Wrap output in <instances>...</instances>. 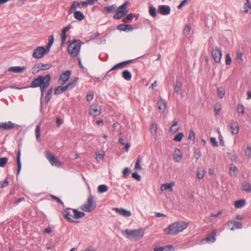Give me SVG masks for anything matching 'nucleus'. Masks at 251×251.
Here are the masks:
<instances>
[{
    "label": "nucleus",
    "instance_id": "obj_1",
    "mask_svg": "<svg viewBox=\"0 0 251 251\" xmlns=\"http://www.w3.org/2000/svg\"><path fill=\"white\" fill-rule=\"evenodd\" d=\"M51 78V77L50 75H47L44 76L39 75L32 80L29 87L36 88L39 87L42 99L45 90L50 84Z\"/></svg>",
    "mask_w": 251,
    "mask_h": 251
},
{
    "label": "nucleus",
    "instance_id": "obj_2",
    "mask_svg": "<svg viewBox=\"0 0 251 251\" xmlns=\"http://www.w3.org/2000/svg\"><path fill=\"white\" fill-rule=\"evenodd\" d=\"M188 223L182 221L175 222L164 229V232L168 235H176L183 231L188 226Z\"/></svg>",
    "mask_w": 251,
    "mask_h": 251
},
{
    "label": "nucleus",
    "instance_id": "obj_3",
    "mask_svg": "<svg viewBox=\"0 0 251 251\" xmlns=\"http://www.w3.org/2000/svg\"><path fill=\"white\" fill-rule=\"evenodd\" d=\"M122 234L130 241H138L144 236L145 229L142 228L130 230L126 229L122 231Z\"/></svg>",
    "mask_w": 251,
    "mask_h": 251
},
{
    "label": "nucleus",
    "instance_id": "obj_4",
    "mask_svg": "<svg viewBox=\"0 0 251 251\" xmlns=\"http://www.w3.org/2000/svg\"><path fill=\"white\" fill-rule=\"evenodd\" d=\"M81 42L79 40H75L68 47V53L72 57H75L79 53Z\"/></svg>",
    "mask_w": 251,
    "mask_h": 251
},
{
    "label": "nucleus",
    "instance_id": "obj_5",
    "mask_svg": "<svg viewBox=\"0 0 251 251\" xmlns=\"http://www.w3.org/2000/svg\"><path fill=\"white\" fill-rule=\"evenodd\" d=\"M96 207V202L92 195H90L87 201L81 206V209L84 211L90 212Z\"/></svg>",
    "mask_w": 251,
    "mask_h": 251
},
{
    "label": "nucleus",
    "instance_id": "obj_6",
    "mask_svg": "<svg viewBox=\"0 0 251 251\" xmlns=\"http://www.w3.org/2000/svg\"><path fill=\"white\" fill-rule=\"evenodd\" d=\"M95 1H81L80 3L77 1H74L70 8V13H72L75 11L77 8H86L88 5H93Z\"/></svg>",
    "mask_w": 251,
    "mask_h": 251
},
{
    "label": "nucleus",
    "instance_id": "obj_7",
    "mask_svg": "<svg viewBox=\"0 0 251 251\" xmlns=\"http://www.w3.org/2000/svg\"><path fill=\"white\" fill-rule=\"evenodd\" d=\"M127 5L128 2H126L119 6L117 9H116L117 12L114 15L113 18L114 19L119 20L126 15L128 12V10L126 9Z\"/></svg>",
    "mask_w": 251,
    "mask_h": 251
},
{
    "label": "nucleus",
    "instance_id": "obj_8",
    "mask_svg": "<svg viewBox=\"0 0 251 251\" xmlns=\"http://www.w3.org/2000/svg\"><path fill=\"white\" fill-rule=\"evenodd\" d=\"M48 52L46 48L42 46H39L34 50L32 56L35 58L39 59L43 57Z\"/></svg>",
    "mask_w": 251,
    "mask_h": 251
},
{
    "label": "nucleus",
    "instance_id": "obj_9",
    "mask_svg": "<svg viewBox=\"0 0 251 251\" xmlns=\"http://www.w3.org/2000/svg\"><path fill=\"white\" fill-rule=\"evenodd\" d=\"M46 158L52 166L60 167L62 165L61 162L57 159L56 157L52 154L49 151H47Z\"/></svg>",
    "mask_w": 251,
    "mask_h": 251
},
{
    "label": "nucleus",
    "instance_id": "obj_10",
    "mask_svg": "<svg viewBox=\"0 0 251 251\" xmlns=\"http://www.w3.org/2000/svg\"><path fill=\"white\" fill-rule=\"evenodd\" d=\"M212 55L216 63L220 62L222 53V51L220 49L216 48L215 49H213L212 51Z\"/></svg>",
    "mask_w": 251,
    "mask_h": 251
},
{
    "label": "nucleus",
    "instance_id": "obj_11",
    "mask_svg": "<svg viewBox=\"0 0 251 251\" xmlns=\"http://www.w3.org/2000/svg\"><path fill=\"white\" fill-rule=\"evenodd\" d=\"M71 75V71L67 70L60 75L59 77V80L61 81V84H65L70 78Z\"/></svg>",
    "mask_w": 251,
    "mask_h": 251
},
{
    "label": "nucleus",
    "instance_id": "obj_12",
    "mask_svg": "<svg viewBox=\"0 0 251 251\" xmlns=\"http://www.w3.org/2000/svg\"><path fill=\"white\" fill-rule=\"evenodd\" d=\"M158 8V12L162 15H168L171 12V8L169 5H161Z\"/></svg>",
    "mask_w": 251,
    "mask_h": 251
},
{
    "label": "nucleus",
    "instance_id": "obj_13",
    "mask_svg": "<svg viewBox=\"0 0 251 251\" xmlns=\"http://www.w3.org/2000/svg\"><path fill=\"white\" fill-rule=\"evenodd\" d=\"M132 62V60H127L118 63L114 65L111 69V71H115L118 69H121L124 68L128 64H130Z\"/></svg>",
    "mask_w": 251,
    "mask_h": 251
},
{
    "label": "nucleus",
    "instance_id": "obj_14",
    "mask_svg": "<svg viewBox=\"0 0 251 251\" xmlns=\"http://www.w3.org/2000/svg\"><path fill=\"white\" fill-rule=\"evenodd\" d=\"M166 106V101L163 99L160 100L156 104L158 110L161 113H162L165 111Z\"/></svg>",
    "mask_w": 251,
    "mask_h": 251
},
{
    "label": "nucleus",
    "instance_id": "obj_15",
    "mask_svg": "<svg viewBox=\"0 0 251 251\" xmlns=\"http://www.w3.org/2000/svg\"><path fill=\"white\" fill-rule=\"evenodd\" d=\"M15 124L11 121L0 124V129L4 130H10L14 127Z\"/></svg>",
    "mask_w": 251,
    "mask_h": 251
},
{
    "label": "nucleus",
    "instance_id": "obj_16",
    "mask_svg": "<svg viewBox=\"0 0 251 251\" xmlns=\"http://www.w3.org/2000/svg\"><path fill=\"white\" fill-rule=\"evenodd\" d=\"M51 64L50 63L48 64H42V63H38L33 68V70L37 68L36 72H38L41 70H49L51 67Z\"/></svg>",
    "mask_w": 251,
    "mask_h": 251
},
{
    "label": "nucleus",
    "instance_id": "obj_17",
    "mask_svg": "<svg viewBox=\"0 0 251 251\" xmlns=\"http://www.w3.org/2000/svg\"><path fill=\"white\" fill-rule=\"evenodd\" d=\"M228 226H231V230H234L235 228H241L242 227V224L240 222L231 221L228 222Z\"/></svg>",
    "mask_w": 251,
    "mask_h": 251
},
{
    "label": "nucleus",
    "instance_id": "obj_18",
    "mask_svg": "<svg viewBox=\"0 0 251 251\" xmlns=\"http://www.w3.org/2000/svg\"><path fill=\"white\" fill-rule=\"evenodd\" d=\"M217 229L212 230L208 235V236L204 239V240L208 242L213 243L215 242L216 239L215 236L217 233Z\"/></svg>",
    "mask_w": 251,
    "mask_h": 251
},
{
    "label": "nucleus",
    "instance_id": "obj_19",
    "mask_svg": "<svg viewBox=\"0 0 251 251\" xmlns=\"http://www.w3.org/2000/svg\"><path fill=\"white\" fill-rule=\"evenodd\" d=\"M114 210L125 217H128L131 215V213L130 211L124 208H115Z\"/></svg>",
    "mask_w": 251,
    "mask_h": 251
},
{
    "label": "nucleus",
    "instance_id": "obj_20",
    "mask_svg": "<svg viewBox=\"0 0 251 251\" xmlns=\"http://www.w3.org/2000/svg\"><path fill=\"white\" fill-rule=\"evenodd\" d=\"M100 108L95 106H91L89 108V113L91 116L95 117L100 114Z\"/></svg>",
    "mask_w": 251,
    "mask_h": 251
},
{
    "label": "nucleus",
    "instance_id": "obj_21",
    "mask_svg": "<svg viewBox=\"0 0 251 251\" xmlns=\"http://www.w3.org/2000/svg\"><path fill=\"white\" fill-rule=\"evenodd\" d=\"M231 132L232 134H237L239 131L238 124L235 122H232L230 125Z\"/></svg>",
    "mask_w": 251,
    "mask_h": 251
},
{
    "label": "nucleus",
    "instance_id": "obj_22",
    "mask_svg": "<svg viewBox=\"0 0 251 251\" xmlns=\"http://www.w3.org/2000/svg\"><path fill=\"white\" fill-rule=\"evenodd\" d=\"M26 68L25 67L14 66L9 68L8 71L16 73H20L23 72Z\"/></svg>",
    "mask_w": 251,
    "mask_h": 251
},
{
    "label": "nucleus",
    "instance_id": "obj_23",
    "mask_svg": "<svg viewBox=\"0 0 251 251\" xmlns=\"http://www.w3.org/2000/svg\"><path fill=\"white\" fill-rule=\"evenodd\" d=\"M238 173V170L236 166H235L234 164H230L229 167V175L232 177H236Z\"/></svg>",
    "mask_w": 251,
    "mask_h": 251
},
{
    "label": "nucleus",
    "instance_id": "obj_24",
    "mask_svg": "<svg viewBox=\"0 0 251 251\" xmlns=\"http://www.w3.org/2000/svg\"><path fill=\"white\" fill-rule=\"evenodd\" d=\"M174 159L176 162H179L182 160V153L179 149H176L174 154Z\"/></svg>",
    "mask_w": 251,
    "mask_h": 251
},
{
    "label": "nucleus",
    "instance_id": "obj_25",
    "mask_svg": "<svg viewBox=\"0 0 251 251\" xmlns=\"http://www.w3.org/2000/svg\"><path fill=\"white\" fill-rule=\"evenodd\" d=\"M69 209H71V208H67L65 210H64L62 212V214L64 216V217L67 220L70 222L74 223L75 222V220L72 219L71 215L70 213V212L68 211Z\"/></svg>",
    "mask_w": 251,
    "mask_h": 251
},
{
    "label": "nucleus",
    "instance_id": "obj_26",
    "mask_svg": "<svg viewBox=\"0 0 251 251\" xmlns=\"http://www.w3.org/2000/svg\"><path fill=\"white\" fill-rule=\"evenodd\" d=\"M117 28L119 30H122V31H126V30H132L133 29L132 25H124V24H120L118 26Z\"/></svg>",
    "mask_w": 251,
    "mask_h": 251
},
{
    "label": "nucleus",
    "instance_id": "obj_27",
    "mask_svg": "<svg viewBox=\"0 0 251 251\" xmlns=\"http://www.w3.org/2000/svg\"><path fill=\"white\" fill-rule=\"evenodd\" d=\"M17 175L19 174L21 168H22V164L21 162V151L20 150H19L17 152Z\"/></svg>",
    "mask_w": 251,
    "mask_h": 251
},
{
    "label": "nucleus",
    "instance_id": "obj_28",
    "mask_svg": "<svg viewBox=\"0 0 251 251\" xmlns=\"http://www.w3.org/2000/svg\"><path fill=\"white\" fill-rule=\"evenodd\" d=\"M242 189L247 193L251 192V184L248 182H244L242 184Z\"/></svg>",
    "mask_w": 251,
    "mask_h": 251
},
{
    "label": "nucleus",
    "instance_id": "obj_29",
    "mask_svg": "<svg viewBox=\"0 0 251 251\" xmlns=\"http://www.w3.org/2000/svg\"><path fill=\"white\" fill-rule=\"evenodd\" d=\"M74 213V218L75 219L80 218L85 215V213L78 211L76 209H72Z\"/></svg>",
    "mask_w": 251,
    "mask_h": 251
},
{
    "label": "nucleus",
    "instance_id": "obj_30",
    "mask_svg": "<svg viewBox=\"0 0 251 251\" xmlns=\"http://www.w3.org/2000/svg\"><path fill=\"white\" fill-rule=\"evenodd\" d=\"M67 90H68L66 86H59L54 89V94L55 95H58Z\"/></svg>",
    "mask_w": 251,
    "mask_h": 251
},
{
    "label": "nucleus",
    "instance_id": "obj_31",
    "mask_svg": "<svg viewBox=\"0 0 251 251\" xmlns=\"http://www.w3.org/2000/svg\"><path fill=\"white\" fill-rule=\"evenodd\" d=\"M77 79V77H75L73 80L69 82L66 85L68 90L73 89L76 85Z\"/></svg>",
    "mask_w": 251,
    "mask_h": 251
},
{
    "label": "nucleus",
    "instance_id": "obj_32",
    "mask_svg": "<svg viewBox=\"0 0 251 251\" xmlns=\"http://www.w3.org/2000/svg\"><path fill=\"white\" fill-rule=\"evenodd\" d=\"M122 76L126 80H130L132 77L131 73L128 70H125L123 72Z\"/></svg>",
    "mask_w": 251,
    "mask_h": 251
},
{
    "label": "nucleus",
    "instance_id": "obj_33",
    "mask_svg": "<svg viewBox=\"0 0 251 251\" xmlns=\"http://www.w3.org/2000/svg\"><path fill=\"white\" fill-rule=\"evenodd\" d=\"M222 212H222V210H220L219 211H218V212L217 214H213V213H212L210 215V216H209L208 217H206L204 219V221L205 222H212V220H213V219H212L213 217H216L220 215L221 214H222Z\"/></svg>",
    "mask_w": 251,
    "mask_h": 251
},
{
    "label": "nucleus",
    "instance_id": "obj_34",
    "mask_svg": "<svg viewBox=\"0 0 251 251\" xmlns=\"http://www.w3.org/2000/svg\"><path fill=\"white\" fill-rule=\"evenodd\" d=\"M246 203V201L244 199L237 200L235 201L234 206L237 208H241L245 205Z\"/></svg>",
    "mask_w": 251,
    "mask_h": 251
},
{
    "label": "nucleus",
    "instance_id": "obj_35",
    "mask_svg": "<svg viewBox=\"0 0 251 251\" xmlns=\"http://www.w3.org/2000/svg\"><path fill=\"white\" fill-rule=\"evenodd\" d=\"M52 91V88H50L48 90V92L45 97V100L46 103H47L51 99Z\"/></svg>",
    "mask_w": 251,
    "mask_h": 251
},
{
    "label": "nucleus",
    "instance_id": "obj_36",
    "mask_svg": "<svg viewBox=\"0 0 251 251\" xmlns=\"http://www.w3.org/2000/svg\"><path fill=\"white\" fill-rule=\"evenodd\" d=\"M245 12L247 13H251V1H247L244 5Z\"/></svg>",
    "mask_w": 251,
    "mask_h": 251
},
{
    "label": "nucleus",
    "instance_id": "obj_37",
    "mask_svg": "<svg viewBox=\"0 0 251 251\" xmlns=\"http://www.w3.org/2000/svg\"><path fill=\"white\" fill-rule=\"evenodd\" d=\"M74 16L75 19L78 20L79 21H82L84 18L83 13L79 11H75L74 12Z\"/></svg>",
    "mask_w": 251,
    "mask_h": 251
},
{
    "label": "nucleus",
    "instance_id": "obj_38",
    "mask_svg": "<svg viewBox=\"0 0 251 251\" xmlns=\"http://www.w3.org/2000/svg\"><path fill=\"white\" fill-rule=\"evenodd\" d=\"M174 185L175 183L172 182L165 183L162 185L161 188L163 187L165 190H169V191L172 192L173 191L172 186H173Z\"/></svg>",
    "mask_w": 251,
    "mask_h": 251
},
{
    "label": "nucleus",
    "instance_id": "obj_39",
    "mask_svg": "<svg viewBox=\"0 0 251 251\" xmlns=\"http://www.w3.org/2000/svg\"><path fill=\"white\" fill-rule=\"evenodd\" d=\"M181 83L179 80H176L174 84V91L178 94L179 93L180 89L181 87Z\"/></svg>",
    "mask_w": 251,
    "mask_h": 251
},
{
    "label": "nucleus",
    "instance_id": "obj_40",
    "mask_svg": "<svg viewBox=\"0 0 251 251\" xmlns=\"http://www.w3.org/2000/svg\"><path fill=\"white\" fill-rule=\"evenodd\" d=\"M108 187L104 184L100 185L98 187V191L100 193H103L107 191Z\"/></svg>",
    "mask_w": 251,
    "mask_h": 251
},
{
    "label": "nucleus",
    "instance_id": "obj_41",
    "mask_svg": "<svg viewBox=\"0 0 251 251\" xmlns=\"http://www.w3.org/2000/svg\"><path fill=\"white\" fill-rule=\"evenodd\" d=\"M116 9L117 6L115 4L109 6H106L104 8L105 11L108 13H110L111 12L115 11L116 10Z\"/></svg>",
    "mask_w": 251,
    "mask_h": 251
},
{
    "label": "nucleus",
    "instance_id": "obj_42",
    "mask_svg": "<svg viewBox=\"0 0 251 251\" xmlns=\"http://www.w3.org/2000/svg\"><path fill=\"white\" fill-rule=\"evenodd\" d=\"M149 14L152 17H155L157 16V11L156 8L152 5L149 7Z\"/></svg>",
    "mask_w": 251,
    "mask_h": 251
},
{
    "label": "nucleus",
    "instance_id": "obj_43",
    "mask_svg": "<svg viewBox=\"0 0 251 251\" xmlns=\"http://www.w3.org/2000/svg\"><path fill=\"white\" fill-rule=\"evenodd\" d=\"M218 95L219 97L222 99L225 94V89L224 87H221L217 89Z\"/></svg>",
    "mask_w": 251,
    "mask_h": 251
},
{
    "label": "nucleus",
    "instance_id": "obj_44",
    "mask_svg": "<svg viewBox=\"0 0 251 251\" xmlns=\"http://www.w3.org/2000/svg\"><path fill=\"white\" fill-rule=\"evenodd\" d=\"M237 112L239 114H244L245 113V108L243 104H238L237 107Z\"/></svg>",
    "mask_w": 251,
    "mask_h": 251
},
{
    "label": "nucleus",
    "instance_id": "obj_45",
    "mask_svg": "<svg viewBox=\"0 0 251 251\" xmlns=\"http://www.w3.org/2000/svg\"><path fill=\"white\" fill-rule=\"evenodd\" d=\"M184 137V134L182 132H179L177 133L174 137V140L176 142H180L183 137Z\"/></svg>",
    "mask_w": 251,
    "mask_h": 251
},
{
    "label": "nucleus",
    "instance_id": "obj_46",
    "mask_svg": "<svg viewBox=\"0 0 251 251\" xmlns=\"http://www.w3.org/2000/svg\"><path fill=\"white\" fill-rule=\"evenodd\" d=\"M35 132L36 138L37 141L40 142V127L39 125H38L36 126Z\"/></svg>",
    "mask_w": 251,
    "mask_h": 251
},
{
    "label": "nucleus",
    "instance_id": "obj_47",
    "mask_svg": "<svg viewBox=\"0 0 251 251\" xmlns=\"http://www.w3.org/2000/svg\"><path fill=\"white\" fill-rule=\"evenodd\" d=\"M177 122L176 121H174L173 124L171 126L170 130L171 132H176L179 128L177 127Z\"/></svg>",
    "mask_w": 251,
    "mask_h": 251
},
{
    "label": "nucleus",
    "instance_id": "obj_48",
    "mask_svg": "<svg viewBox=\"0 0 251 251\" xmlns=\"http://www.w3.org/2000/svg\"><path fill=\"white\" fill-rule=\"evenodd\" d=\"M195 133L193 130L190 129L189 131L188 139L192 140L193 143L195 142Z\"/></svg>",
    "mask_w": 251,
    "mask_h": 251
},
{
    "label": "nucleus",
    "instance_id": "obj_49",
    "mask_svg": "<svg viewBox=\"0 0 251 251\" xmlns=\"http://www.w3.org/2000/svg\"><path fill=\"white\" fill-rule=\"evenodd\" d=\"M8 161V158L6 157L0 158V167H4Z\"/></svg>",
    "mask_w": 251,
    "mask_h": 251
},
{
    "label": "nucleus",
    "instance_id": "obj_50",
    "mask_svg": "<svg viewBox=\"0 0 251 251\" xmlns=\"http://www.w3.org/2000/svg\"><path fill=\"white\" fill-rule=\"evenodd\" d=\"M191 30V27L190 25H186L183 30V33L185 36H187L189 34Z\"/></svg>",
    "mask_w": 251,
    "mask_h": 251
},
{
    "label": "nucleus",
    "instance_id": "obj_51",
    "mask_svg": "<svg viewBox=\"0 0 251 251\" xmlns=\"http://www.w3.org/2000/svg\"><path fill=\"white\" fill-rule=\"evenodd\" d=\"M157 125L155 123H153L150 127V130L152 134H155L157 131Z\"/></svg>",
    "mask_w": 251,
    "mask_h": 251
},
{
    "label": "nucleus",
    "instance_id": "obj_52",
    "mask_svg": "<svg viewBox=\"0 0 251 251\" xmlns=\"http://www.w3.org/2000/svg\"><path fill=\"white\" fill-rule=\"evenodd\" d=\"M134 17V15L132 13L129 14L126 18L124 19V22H127L128 21H131Z\"/></svg>",
    "mask_w": 251,
    "mask_h": 251
},
{
    "label": "nucleus",
    "instance_id": "obj_53",
    "mask_svg": "<svg viewBox=\"0 0 251 251\" xmlns=\"http://www.w3.org/2000/svg\"><path fill=\"white\" fill-rule=\"evenodd\" d=\"M245 155L249 158L251 157V147L248 146L245 151Z\"/></svg>",
    "mask_w": 251,
    "mask_h": 251
},
{
    "label": "nucleus",
    "instance_id": "obj_54",
    "mask_svg": "<svg viewBox=\"0 0 251 251\" xmlns=\"http://www.w3.org/2000/svg\"><path fill=\"white\" fill-rule=\"evenodd\" d=\"M94 98V93L92 91L89 93L86 96L87 100L89 102L93 100Z\"/></svg>",
    "mask_w": 251,
    "mask_h": 251
},
{
    "label": "nucleus",
    "instance_id": "obj_55",
    "mask_svg": "<svg viewBox=\"0 0 251 251\" xmlns=\"http://www.w3.org/2000/svg\"><path fill=\"white\" fill-rule=\"evenodd\" d=\"M153 251H169L168 247L163 248L162 247H155Z\"/></svg>",
    "mask_w": 251,
    "mask_h": 251
},
{
    "label": "nucleus",
    "instance_id": "obj_56",
    "mask_svg": "<svg viewBox=\"0 0 251 251\" xmlns=\"http://www.w3.org/2000/svg\"><path fill=\"white\" fill-rule=\"evenodd\" d=\"M201 156V152L200 150H195L194 152V157L198 160Z\"/></svg>",
    "mask_w": 251,
    "mask_h": 251
},
{
    "label": "nucleus",
    "instance_id": "obj_57",
    "mask_svg": "<svg viewBox=\"0 0 251 251\" xmlns=\"http://www.w3.org/2000/svg\"><path fill=\"white\" fill-rule=\"evenodd\" d=\"M140 162H141V158L140 157H138L137 160V161L136 162L135 165V169H139V170H141V166H140Z\"/></svg>",
    "mask_w": 251,
    "mask_h": 251
},
{
    "label": "nucleus",
    "instance_id": "obj_58",
    "mask_svg": "<svg viewBox=\"0 0 251 251\" xmlns=\"http://www.w3.org/2000/svg\"><path fill=\"white\" fill-rule=\"evenodd\" d=\"M132 177L138 181H140L141 180V176L137 172L133 173L132 174Z\"/></svg>",
    "mask_w": 251,
    "mask_h": 251
},
{
    "label": "nucleus",
    "instance_id": "obj_59",
    "mask_svg": "<svg viewBox=\"0 0 251 251\" xmlns=\"http://www.w3.org/2000/svg\"><path fill=\"white\" fill-rule=\"evenodd\" d=\"M131 171L129 168L126 167L124 169L123 171V176L126 177L128 175H129Z\"/></svg>",
    "mask_w": 251,
    "mask_h": 251
},
{
    "label": "nucleus",
    "instance_id": "obj_60",
    "mask_svg": "<svg viewBox=\"0 0 251 251\" xmlns=\"http://www.w3.org/2000/svg\"><path fill=\"white\" fill-rule=\"evenodd\" d=\"M204 174L201 173V171L198 169L197 171V176L199 179H202L204 176Z\"/></svg>",
    "mask_w": 251,
    "mask_h": 251
},
{
    "label": "nucleus",
    "instance_id": "obj_61",
    "mask_svg": "<svg viewBox=\"0 0 251 251\" xmlns=\"http://www.w3.org/2000/svg\"><path fill=\"white\" fill-rule=\"evenodd\" d=\"M210 141L211 144L214 147H217L218 146V142L216 140V138L215 137H211L210 138Z\"/></svg>",
    "mask_w": 251,
    "mask_h": 251
},
{
    "label": "nucleus",
    "instance_id": "obj_62",
    "mask_svg": "<svg viewBox=\"0 0 251 251\" xmlns=\"http://www.w3.org/2000/svg\"><path fill=\"white\" fill-rule=\"evenodd\" d=\"M231 58L229 54H227L226 55V64L229 65L231 63Z\"/></svg>",
    "mask_w": 251,
    "mask_h": 251
},
{
    "label": "nucleus",
    "instance_id": "obj_63",
    "mask_svg": "<svg viewBox=\"0 0 251 251\" xmlns=\"http://www.w3.org/2000/svg\"><path fill=\"white\" fill-rule=\"evenodd\" d=\"M8 185V181L7 180V178L4 181L1 182V188L5 187L7 186Z\"/></svg>",
    "mask_w": 251,
    "mask_h": 251
},
{
    "label": "nucleus",
    "instance_id": "obj_64",
    "mask_svg": "<svg viewBox=\"0 0 251 251\" xmlns=\"http://www.w3.org/2000/svg\"><path fill=\"white\" fill-rule=\"evenodd\" d=\"M104 154L102 153H98L96 154V159L100 161L103 158Z\"/></svg>",
    "mask_w": 251,
    "mask_h": 251
}]
</instances>
